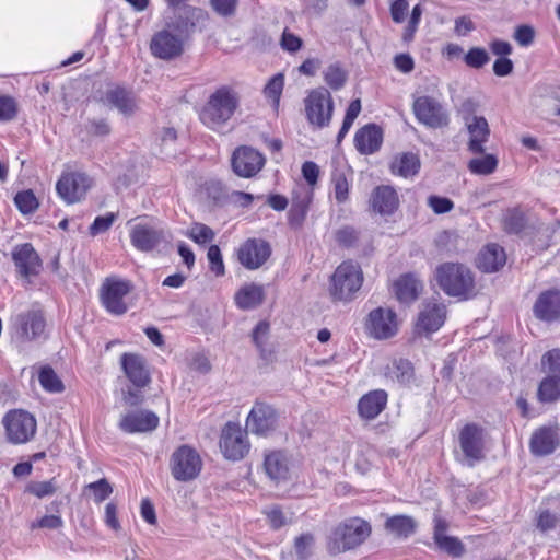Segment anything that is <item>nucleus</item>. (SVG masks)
<instances>
[{"label":"nucleus","instance_id":"nucleus-1","mask_svg":"<svg viewBox=\"0 0 560 560\" xmlns=\"http://www.w3.org/2000/svg\"><path fill=\"white\" fill-rule=\"evenodd\" d=\"M371 535V525L360 518L351 517L338 524L328 535L326 548L336 556L360 546Z\"/></svg>","mask_w":560,"mask_h":560},{"label":"nucleus","instance_id":"nucleus-2","mask_svg":"<svg viewBox=\"0 0 560 560\" xmlns=\"http://www.w3.org/2000/svg\"><path fill=\"white\" fill-rule=\"evenodd\" d=\"M238 106L237 93L229 86L213 92L200 112V120L212 130H219L231 119Z\"/></svg>","mask_w":560,"mask_h":560},{"label":"nucleus","instance_id":"nucleus-3","mask_svg":"<svg viewBox=\"0 0 560 560\" xmlns=\"http://www.w3.org/2000/svg\"><path fill=\"white\" fill-rule=\"evenodd\" d=\"M440 288L450 296L468 300L475 295V279L471 270L455 262H445L436 268Z\"/></svg>","mask_w":560,"mask_h":560},{"label":"nucleus","instance_id":"nucleus-4","mask_svg":"<svg viewBox=\"0 0 560 560\" xmlns=\"http://www.w3.org/2000/svg\"><path fill=\"white\" fill-rule=\"evenodd\" d=\"M361 267L353 261H345L331 276L330 294L335 301L348 302L362 285Z\"/></svg>","mask_w":560,"mask_h":560},{"label":"nucleus","instance_id":"nucleus-5","mask_svg":"<svg viewBox=\"0 0 560 560\" xmlns=\"http://www.w3.org/2000/svg\"><path fill=\"white\" fill-rule=\"evenodd\" d=\"M460 452L458 460L468 467H474L485 458L486 436L481 427L475 423L465 424L458 433Z\"/></svg>","mask_w":560,"mask_h":560},{"label":"nucleus","instance_id":"nucleus-6","mask_svg":"<svg viewBox=\"0 0 560 560\" xmlns=\"http://www.w3.org/2000/svg\"><path fill=\"white\" fill-rule=\"evenodd\" d=\"M170 469L175 480L187 482L199 476L202 469V459L194 447L180 445L171 455Z\"/></svg>","mask_w":560,"mask_h":560},{"label":"nucleus","instance_id":"nucleus-7","mask_svg":"<svg viewBox=\"0 0 560 560\" xmlns=\"http://www.w3.org/2000/svg\"><path fill=\"white\" fill-rule=\"evenodd\" d=\"M308 122L316 128H325L330 124L334 102L328 90L316 89L308 93L304 101Z\"/></svg>","mask_w":560,"mask_h":560},{"label":"nucleus","instance_id":"nucleus-8","mask_svg":"<svg viewBox=\"0 0 560 560\" xmlns=\"http://www.w3.org/2000/svg\"><path fill=\"white\" fill-rule=\"evenodd\" d=\"M131 289L132 285L127 280L107 278L100 289L102 305L113 315L125 314L128 310L125 298Z\"/></svg>","mask_w":560,"mask_h":560},{"label":"nucleus","instance_id":"nucleus-9","mask_svg":"<svg viewBox=\"0 0 560 560\" xmlns=\"http://www.w3.org/2000/svg\"><path fill=\"white\" fill-rule=\"evenodd\" d=\"M247 431L240 424L228 422L222 429L220 448L223 456L229 460H241L249 452Z\"/></svg>","mask_w":560,"mask_h":560},{"label":"nucleus","instance_id":"nucleus-10","mask_svg":"<svg viewBox=\"0 0 560 560\" xmlns=\"http://www.w3.org/2000/svg\"><path fill=\"white\" fill-rule=\"evenodd\" d=\"M170 238L167 231L150 223H137L130 230L131 244L140 252L156 250Z\"/></svg>","mask_w":560,"mask_h":560},{"label":"nucleus","instance_id":"nucleus-11","mask_svg":"<svg viewBox=\"0 0 560 560\" xmlns=\"http://www.w3.org/2000/svg\"><path fill=\"white\" fill-rule=\"evenodd\" d=\"M279 415L269 404L256 401L246 419V429L248 432L268 436L278 427Z\"/></svg>","mask_w":560,"mask_h":560},{"label":"nucleus","instance_id":"nucleus-12","mask_svg":"<svg viewBox=\"0 0 560 560\" xmlns=\"http://www.w3.org/2000/svg\"><path fill=\"white\" fill-rule=\"evenodd\" d=\"M5 432L9 441L13 444H22L30 441L36 432L35 418L23 410L9 412L4 420Z\"/></svg>","mask_w":560,"mask_h":560},{"label":"nucleus","instance_id":"nucleus-13","mask_svg":"<svg viewBox=\"0 0 560 560\" xmlns=\"http://www.w3.org/2000/svg\"><path fill=\"white\" fill-rule=\"evenodd\" d=\"M413 113L421 124L430 128H442L450 122L443 105L431 96L417 97L413 102Z\"/></svg>","mask_w":560,"mask_h":560},{"label":"nucleus","instance_id":"nucleus-14","mask_svg":"<svg viewBox=\"0 0 560 560\" xmlns=\"http://www.w3.org/2000/svg\"><path fill=\"white\" fill-rule=\"evenodd\" d=\"M365 329L374 339L384 340L392 338L398 331L397 315L390 308L377 307L370 312Z\"/></svg>","mask_w":560,"mask_h":560},{"label":"nucleus","instance_id":"nucleus-15","mask_svg":"<svg viewBox=\"0 0 560 560\" xmlns=\"http://www.w3.org/2000/svg\"><path fill=\"white\" fill-rule=\"evenodd\" d=\"M232 170L243 178H250L261 171L266 163L265 156L256 149L242 145L232 154Z\"/></svg>","mask_w":560,"mask_h":560},{"label":"nucleus","instance_id":"nucleus-16","mask_svg":"<svg viewBox=\"0 0 560 560\" xmlns=\"http://www.w3.org/2000/svg\"><path fill=\"white\" fill-rule=\"evenodd\" d=\"M91 185L92 180L86 174L68 172L61 175L57 182L56 189L67 203H74L85 196Z\"/></svg>","mask_w":560,"mask_h":560},{"label":"nucleus","instance_id":"nucleus-17","mask_svg":"<svg viewBox=\"0 0 560 560\" xmlns=\"http://www.w3.org/2000/svg\"><path fill=\"white\" fill-rule=\"evenodd\" d=\"M446 318V306L436 299H429L422 302L417 320V330L421 332L438 331Z\"/></svg>","mask_w":560,"mask_h":560},{"label":"nucleus","instance_id":"nucleus-18","mask_svg":"<svg viewBox=\"0 0 560 560\" xmlns=\"http://www.w3.org/2000/svg\"><path fill=\"white\" fill-rule=\"evenodd\" d=\"M271 254L269 244L262 240L249 238L237 250V258L246 269L255 270L261 267Z\"/></svg>","mask_w":560,"mask_h":560},{"label":"nucleus","instance_id":"nucleus-19","mask_svg":"<svg viewBox=\"0 0 560 560\" xmlns=\"http://www.w3.org/2000/svg\"><path fill=\"white\" fill-rule=\"evenodd\" d=\"M120 365L128 381L137 388H143L151 382L147 360L138 353H122Z\"/></svg>","mask_w":560,"mask_h":560},{"label":"nucleus","instance_id":"nucleus-20","mask_svg":"<svg viewBox=\"0 0 560 560\" xmlns=\"http://www.w3.org/2000/svg\"><path fill=\"white\" fill-rule=\"evenodd\" d=\"M159 417L150 410L139 409L124 413L118 427L126 433H145L155 430L159 425Z\"/></svg>","mask_w":560,"mask_h":560},{"label":"nucleus","instance_id":"nucleus-21","mask_svg":"<svg viewBox=\"0 0 560 560\" xmlns=\"http://www.w3.org/2000/svg\"><path fill=\"white\" fill-rule=\"evenodd\" d=\"M12 259L22 277L35 276L42 268L39 255L31 243L15 245L12 250Z\"/></svg>","mask_w":560,"mask_h":560},{"label":"nucleus","instance_id":"nucleus-22","mask_svg":"<svg viewBox=\"0 0 560 560\" xmlns=\"http://www.w3.org/2000/svg\"><path fill=\"white\" fill-rule=\"evenodd\" d=\"M150 49L160 59H174L183 52V40L178 35L161 31L152 37Z\"/></svg>","mask_w":560,"mask_h":560},{"label":"nucleus","instance_id":"nucleus-23","mask_svg":"<svg viewBox=\"0 0 560 560\" xmlns=\"http://www.w3.org/2000/svg\"><path fill=\"white\" fill-rule=\"evenodd\" d=\"M15 336L22 341L37 338L45 328V319L39 311H28L18 315L14 322Z\"/></svg>","mask_w":560,"mask_h":560},{"label":"nucleus","instance_id":"nucleus-24","mask_svg":"<svg viewBox=\"0 0 560 560\" xmlns=\"http://www.w3.org/2000/svg\"><path fill=\"white\" fill-rule=\"evenodd\" d=\"M533 311L540 320H557L560 317V291L552 289L540 293Z\"/></svg>","mask_w":560,"mask_h":560},{"label":"nucleus","instance_id":"nucleus-25","mask_svg":"<svg viewBox=\"0 0 560 560\" xmlns=\"http://www.w3.org/2000/svg\"><path fill=\"white\" fill-rule=\"evenodd\" d=\"M469 139L467 149L474 154L485 153V143L490 137V128L485 117L472 118L465 122Z\"/></svg>","mask_w":560,"mask_h":560},{"label":"nucleus","instance_id":"nucleus-26","mask_svg":"<svg viewBox=\"0 0 560 560\" xmlns=\"http://www.w3.org/2000/svg\"><path fill=\"white\" fill-rule=\"evenodd\" d=\"M370 203L374 212L390 215L398 209L399 198L393 187L378 186L372 191Z\"/></svg>","mask_w":560,"mask_h":560},{"label":"nucleus","instance_id":"nucleus-27","mask_svg":"<svg viewBox=\"0 0 560 560\" xmlns=\"http://www.w3.org/2000/svg\"><path fill=\"white\" fill-rule=\"evenodd\" d=\"M383 133L376 125H366L359 129L354 136V145L362 154H372L382 144Z\"/></svg>","mask_w":560,"mask_h":560},{"label":"nucleus","instance_id":"nucleus-28","mask_svg":"<svg viewBox=\"0 0 560 560\" xmlns=\"http://www.w3.org/2000/svg\"><path fill=\"white\" fill-rule=\"evenodd\" d=\"M559 445L558 433L552 428H540L535 431L530 439V451L535 455L551 454Z\"/></svg>","mask_w":560,"mask_h":560},{"label":"nucleus","instance_id":"nucleus-29","mask_svg":"<svg viewBox=\"0 0 560 560\" xmlns=\"http://www.w3.org/2000/svg\"><path fill=\"white\" fill-rule=\"evenodd\" d=\"M506 261L504 249L498 244H488L480 250L477 266L485 272H493L503 267Z\"/></svg>","mask_w":560,"mask_h":560},{"label":"nucleus","instance_id":"nucleus-30","mask_svg":"<svg viewBox=\"0 0 560 560\" xmlns=\"http://www.w3.org/2000/svg\"><path fill=\"white\" fill-rule=\"evenodd\" d=\"M386 401L387 394L384 390L370 392L359 400V413L365 419H374L382 412Z\"/></svg>","mask_w":560,"mask_h":560},{"label":"nucleus","instance_id":"nucleus-31","mask_svg":"<svg viewBox=\"0 0 560 560\" xmlns=\"http://www.w3.org/2000/svg\"><path fill=\"white\" fill-rule=\"evenodd\" d=\"M394 288L400 302L410 303L418 298L423 285L413 275H404L395 282Z\"/></svg>","mask_w":560,"mask_h":560},{"label":"nucleus","instance_id":"nucleus-32","mask_svg":"<svg viewBox=\"0 0 560 560\" xmlns=\"http://www.w3.org/2000/svg\"><path fill=\"white\" fill-rule=\"evenodd\" d=\"M264 468L267 476L275 481L285 480L289 476L288 458L279 451L265 456Z\"/></svg>","mask_w":560,"mask_h":560},{"label":"nucleus","instance_id":"nucleus-33","mask_svg":"<svg viewBox=\"0 0 560 560\" xmlns=\"http://www.w3.org/2000/svg\"><path fill=\"white\" fill-rule=\"evenodd\" d=\"M262 285L250 283L238 290L235 295L236 305L242 310L255 308L264 301Z\"/></svg>","mask_w":560,"mask_h":560},{"label":"nucleus","instance_id":"nucleus-34","mask_svg":"<svg viewBox=\"0 0 560 560\" xmlns=\"http://www.w3.org/2000/svg\"><path fill=\"white\" fill-rule=\"evenodd\" d=\"M416 528L417 522L409 515H394L385 522V529L397 538L411 536Z\"/></svg>","mask_w":560,"mask_h":560},{"label":"nucleus","instance_id":"nucleus-35","mask_svg":"<svg viewBox=\"0 0 560 560\" xmlns=\"http://www.w3.org/2000/svg\"><path fill=\"white\" fill-rule=\"evenodd\" d=\"M106 100L124 115H131L137 109L133 95L122 88L109 90Z\"/></svg>","mask_w":560,"mask_h":560},{"label":"nucleus","instance_id":"nucleus-36","mask_svg":"<svg viewBox=\"0 0 560 560\" xmlns=\"http://www.w3.org/2000/svg\"><path fill=\"white\" fill-rule=\"evenodd\" d=\"M420 168V161L413 153H404L392 162L390 170L395 175L408 178L415 176Z\"/></svg>","mask_w":560,"mask_h":560},{"label":"nucleus","instance_id":"nucleus-37","mask_svg":"<svg viewBox=\"0 0 560 560\" xmlns=\"http://www.w3.org/2000/svg\"><path fill=\"white\" fill-rule=\"evenodd\" d=\"M538 400L551 402L560 398V375L546 376L538 386Z\"/></svg>","mask_w":560,"mask_h":560},{"label":"nucleus","instance_id":"nucleus-38","mask_svg":"<svg viewBox=\"0 0 560 560\" xmlns=\"http://www.w3.org/2000/svg\"><path fill=\"white\" fill-rule=\"evenodd\" d=\"M481 156L474 158L468 162V170L475 175H490L498 167V159L493 154H483Z\"/></svg>","mask_w":560,"mask_h":560},{"label":"nucleus","instance_id":"nucleus-39","mask_svg":"<svg viewBox=\"0 0 560 560\" xmlns=\"http://www.w3.org/2000/svg\"><path fill=\"white\" fill-rule=\"evenodd\" d=\"M388 376L400 384H408L413 378V368L408 360H394L388 368Z\"/></svg>","mask_w":560,"mask_h":560},{"label":"nucleus","instance_id":"nucleus-40","mask_svg":"<svg viewBox=\"0 0 560 560\" xmlns=\"http://www.w3.org/2000/svg\"><path fill=\"white\" fill-rule=\"evenodd\" d=\"M536 107L547 118L560 116V96L551 93L536 100Z\"/></svg>","mask_w":560,"mask_h":560},{"label":"nucleus","instance_id":"nucleus-41","mask_svg":"<svg viewBox=\"0 0 560 560\" xmlns=\"http://www.w3.org/2000/svg\"><path fill=\"white\" fill-rule=\"evenodd\" d=\"M57 489H58L57 482L52 478L50 480L28 482L25 488V492L33 494L38 499H44V498L51 497L52 494H55Z\"/></svg>","mask_w":560,"mask_h":560},{"label":"nucleus","instance_id":"nucleus-42","mask_svg":"<svg viewBox=\"0 0 560 560\" xmlns=\"http://www.w3.org/2000/svg\"><path fill=\"white\" fill-rule=\"evenodd\" d=\"M536 526L541 533L555 530L560 527V515L548 509H541L537 513Z\"/></svg>","mask_w":560,"mask_h":560},{"label":"nucleus","instance_id":"nucleus-43","mask_svg":"<svg viewBox=\"0 0 560 560\" xmlns=\"http://www.w3.org/2000/svg\"><path fill=\"white\" fill-rule=\"evenodd\" d=\"M436 546L440 550L446 552L447 555L459 558L465 552V546L463 542L453 536H438V540H435Z\"/></svg>","mask_w":560,"mask_h":560},{"label":"nucleus","instance_id":"nucleus-44","mask_svg":"<svg viewBox=\"0 0 560 560\" xmlns=\"http://www.w3.org/2000/svg\"><path fill=\"white\" fill-rule=\"evenodd\" d=\"M38 380L44 389L50 393H60L63 390V384L54 370L45 366L40 370Z\"/></svg>","mask_w":560,"mask_h":560},{"label":"nucleus","instance_id":"nucleus-45","mask_svg":"<svg viewBox=\"0 0 560 560\" xmlns=\"http://www.w3.org/2000/svg\"><path fill=\"white\" fill-rule=\"evenodd\" d=\"M14 203L23 214L35 212L39 206L38 200L32 190L18 192L14 198Z\"/></svg>","mask_w":560,"mask_h":560},{"label":"nucleus","instance_id":"nucleus-46","mask_svg":"<svg viewBox=\"0 0 560 560\" xmlns=\"http://www.w3.org/2000/svg\"><path fill=\"white\" fill-rule=\"evenodd\" d=\"M346 79L347 73L338 63L328 66L324 72V80L332 90L341 89Z\"/></svg>","mask_w":560,"mask_h":560},{"label":"nucleus","instance_id":"nucleus-47","mask_svg":"<svg viewBox=\"0 0 560 560\" xmlns=\"http://www.w3.org/2000/svg\"><path fill=\"white\" fill-rule=\"evenodd\" d=\"M284 85V77L281 73L273 75L264 89L266 97L270 98L275 105L279 104Z\"/></svg>","mask_w":560,"mask_h":560},{"label":"nucleus","instance_id":"nucleus-48","mask_svg":"<svg viewBox=\"0 0 560 560\" xmlns=\"http://www.w3.org/2000/svg\"><path fill=\"white\" fill-rule=\"evenodd\" d=\"M187 235L198 244L209 243L215 236L213 230L203 223H194Z\"/></svg>","mask_w":560,"mask_h":560},{"label":"nucleus","instance_id":"nucleus-49","mask_svg":"<svg viewBox=\"0 0 560 560\" xmlns=\"http://www.w3.org/2000/svg\"><path fill=\"white\" fill-rule=\"evenodd\" d=\"M541 365L549 375H560V350L552 349L546 352L541 358Z\"/></svg>","mask_w":560,"mask_h":560},{"label":"nucleus","instance_id":"nucleus-50","mask_svg":"<svg viewBox=\"0 0 560 560\" xmlns=\"http://www.w3.org/2000/svg\"><path fill=\"white\" fill-rule=\"evenodd\" d=\"M464 59L467 66L475 69H479L483 67L486 63H488L490 58L486 49L480 47H474L468 50Z\"/></svg>","mask_w":560,"mask_h":560},{"label":"nucleus","instance_id":"nucleus-51","mask_svg":"<svg viewBox=\"0 0 560 560\" xmlns=\"http://www.w3.org/2000/svg\"><path fill=\"white\" fill-rule=\"evenodd\" d=\"M334 186V196L339 203L348 199L349 183L342 173H336L331 179Z\"/></svg>","mask_w":560,"mask_h":560},{"label":"nucleus","instance_id":"nucleus-52","mask_svg":"<svg viewBox=\"0 0 560 560\" xmlns=\"http://www.w3.org/2000/svg\"><path fill=\"white\" fill-rule=\"evenodd\" d=\"M86 488L93 491L94 501L96 503L106 500L113 492L110 483L105 478L89 483Z\"/></svg>","mask_w":560,"mask_h":560},{"label":"nucleus","instance_id":"nucleus-53","mask_svg":"<svg viewBox=\"0 0 560 560\" xmlns=\"http://www.w3.org/2000/svg\"><path fill=\"white\" fill-rule=\"evenodd\" d=\"M314 541L315 539L312 534H303L295 538L294 548L300 559L305 560L311 556Z\"/></svg>","mask_w":560,"mask_h":560},{"label":"nucleus","instance_id":"nucleus-54","mask_svg":"<svg viewBox=\"0 0 560 560\" xmlns=\"http://www.w3.org/2000/svg\"><path fill=\"white\" fill-rule=\"evenodd\" d=\"M207 257L209 260L210 269L215 276H223L225 272L221 250L218 245H211L208 249Z\"/></svg>","mask_w":560,"mask_h":560},{"label":"nucleus","instance_id":"nucleus-55","mask_svg":"<svg viewBox=\"0 0 560 560\" xmlns=\"http://www.w3.org/2000/svg\"><path fill=\"white\" fill-rule=\"evenodd\" d=\"M428 206L436 214H443L450 212L454 208V202L446 198L432 195L428 198Z\"/></svg>","mask_w":560,"mask_h":560},{"label":"nucleus","instance_id":"nucleus-56","mask_svg":"<svg viewBox=\"0 0 560 560\" xmlns=\"http://www.w3.org/2000/svg\"><path fill=\"white\" fill-rule=\"evenodd\" d=\"M116 215L114 213H107L103 217H96L92 225L90 226V234L95 236L106 232L114 223Z\"/></svg>","mask_w":560,"mask_h":560},{"label":"nucleus","instance_id":"nucleus-57","mask_svg":"<svg viewBox=\"0 0 560 560\" xmlns=\"http://www.w3.org/2000/svg\"><path fill=\"white\" fill-rule=\"evenodd\" d=\"M16 104L10 96H0V121L12 120L16 116Z\"/></svg>","mask_w":560,"mask_h":560},{"label":"nucleus","instance_id":"nucleus-58","mask_svg":"<svg viewBox=\"0 0 560 560\" xmlns=\"http://www.w3.org/2000/svg\"><path fill=\"white\" fill-rule=\"evenodd\" d=\"M478 107L479 104L472 98H467L462 102L460 106L458 107V114L462 116L464 124L468 122L472 118L481 117L476 115Z\"/></svg>","mask_w":560,"mask_h":560},{"label":"nucleus","instance_id":"nucleus-59","mask_svg":"<svg viewBox=\"0 0 560 560\" xmlns=\"http://www.w3.org/2000/svg\"><path fill=\"white\" fill-rule=\"evenodd\" d=\"M63 521L60 515L51 514L45 515L39 518L37 522L31 525V528H47V529H57L62 527Z\"/></svg>","mask_w":560,"mask_h":560},{"label":"nucleus","instance_id":"nucleus-60","mask_svg":"<svg viewBox=\"0 0 560 560\" xmlns=\"http://www.w3.org/2000/svg\"><path fill=\"white\" fill-rule=\"evenodd\" d=\"M535 31L529 25H521L515 30L514 39L524 47L529 46L534 42Z\"/></svg>","mask_w":560,"mask_h":560},{"label":"nucleus","instance_id":"nucleus-61","mask_svg":"<svg viewBox=\"0 0 560 560\" xmlns=\"http://www.w3.org/2000/svg\"><path fill=\"white\" fill-rule=\"evenodd\" d=\"M265 514L273 529H279L287 524V518L279 506L275 505L265 510Z\"/></svg>","mask_w":560,"mask_h":560},{"label":"nucleus","instance_id":"nucleus-62","mask_svg":"<svg viewBox=\"0 0 560 560\" xmlns=\"http://www.w3.org/2000/svg\"><path fill=\"white\" fill-rule=\"evenodd\" d=\"M409 9V3L407 0H395L390 5V14L392 19L396 23H401L405 21Z\"/></svg>","mask_w":560,"mask_h":560},{"label":"nucleus","instance_id":"nucleus-63","mask_svg":"<svg viewBox=\"0 0 560 560\" xmlns=\"http://www.w3.org/2000/svg\"><path fill=\"white\" fill-rule=\"evenodd\" d=\"M280 45L282 49L289 51V52H295L298 51L302 46V39L298 37L296 35L284 31L281 37Z\"/></svg>","mask_w":560,"mask_h":560},{"label":"nucleus","instance_id":"nucleus-64","mask_svg":"<svg viewBox=\"0 0 560 560\" xmlns=\"http://www.w3.org/2000/svg\"><path fill=\"white\" fill-rule=\"evenodd\" d=\"M302 174L308 185L313 186L317 183L319 175V167L312 161H306L302 165Z\"/></svg>","mask_w":560,"mask_h":560}]
</instances>
